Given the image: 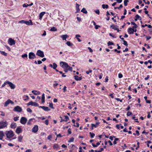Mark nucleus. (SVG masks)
Here are the masks:
<instances>
[{"mask_svg": "<svg viewBox=\"0 0 152 152\" xmlns=\"http://www.w3.org/2000/svg\"><path fill=\"white\" fill-rule=\"evenodd\" d=\"M118 76L119 78H121L123 77V75L121 73H119L118 75Z\"/></svg>", "mask_w": 152, "mask_h": 152, "instance_id": "52", "label": "nucleus"}, {"mask_svg": "<svg viewBox=\"0 0 152 152\" xmlns=\"http://www.w3.org/2000/svg\"><path fill=\"white\" fill-rule=\"evenodd\" d=\"M36 54L37 56L41 57H43L44 56V55L43 51L40 50H38L37 51Z\"/></svg>", "mask_w": 152, "mask_h": 152, "instance_id": "4", "label": "nucleus"}, {"mask_svg": "<svg viewBox=\"0 0 152 152\" xmlns=\"http://www.w3.org/2000/svg\"><path fill=\"white\" fill-rule=\"evenodd\" d=\"M131 23L134 26L132 27L133 28H137V25L134 22H131Z\"/></svg>", "mask_w": 152, "mask_h": 152, "instance_id": "37", "label": "nucleus"}, {"mask_svg": "<svg viewBox=\"0 0 152 152\" xmlns=\"http://www.w3.org/2000/svg\"><path fill=\"white\" fill-rule=\"evenodd\" d=\"M64 116L65 117V118L66 119V120H65V121H67L69 119V117L67 116H66V115H65Z\"/></svg>", "mask_w": 152, "mask_h": 152, "instance_id": "50", "label": "nucleus"}, {"mask_svg": "<svg viewBox=\"0 0 152 152\" xmlns=\"http://www.w3.org/2000/svg\"><path fill=\"white\" fill-rule=\"evenodd\" d=\"M74 77L75 79L77 80H80L82 79L81 77H79L77 75H75Z\"/></svg>", "mask_w": 152, "mask_h": 152, "instance_id": "22", "label": "nucleus"}, {"mask_svg": "<svg viewBox=\"0 0 152 152\" xmlns=\"http://www.w3.org/2000/svg\"><path fill=\"white\" fill-rule=\"evenodd\" d=\"M60 64L62 68L64 69L65 68L70 71H72V68L69 66L67 63L64 62H61L60 63Z\"/></svg>", "mask_w": 152, "mask_h": 152, "instance_id": "1", "label": "nucleus"}, {"mask_svg": "<svg viewBox=\"0 0 152 152\" xmlns=\"http://www.w3.org/2000/svg\"><path fill=\"white\" fill-rule=\"evenodd\" d=\"M8 125L6 121L0 122V129H1L6 127Z\"/></svg>", "mask_w": 152, "mask_h": 152, "instance_id": "3", "label": "nucleus"}, {"mask_svg": "<svg viewBox=\"0 0 152 152\" xmlns=\"http://www.w3.org/2000/svg\"><path fill=\"white\" fill-rule=\"evenodd\" d=\"M69 37L67 34L62 35L61 36V38H67Z\"/></svg>", "mask_w": 152, "mask_h": 152, "instance_id": "34", "label": "nucleus"}, {"mask_svg": "<svg viewBox=\"0 0 152 152\" xmlns=\"http://www.w3.org/2000/svg\"><path fill=\"white\" fill-rule=\"evenodd\" d=\"M95 12L96 13L99 15V10H97L95 11Z\"/></svg>", "mask_w": 152, "mask_h": 152, "instance_id": "56", "label": "nucleus"}, {"mask_svg": "<svg viewBox=\"0 0 152 152\" xmlns=\"http://www.w3.org/2000/svg\"><path fill=\"white\" fill-rule=\"evenodd\" d=\"M102 7L103 9H107L108 8V6L107 4H103L102 5Z\"/></svg>", "mask_w": 152, "mask_h": 152, "instance_id": "29", "label": "nucleus"}, {"mask_svg": "<svg viewBox=\"0 0 152 152\" xmlns=\"http://www.w3.org/2000/svg\"><path fill=\"white\" fill-rule=\"evenodd\" d=\"M38 129V126L37 125H35L33 128L32 129V131L33 132L36 133Z\"/></svg>", "mask_w": 152, "mask_h": 152, "instance_id": "13", "label": "nucleus"}, {"mask_svg": "<svg viewBox=\"0 0 152 152\" xmlns=\"http://www.w3.org/2000/svg\"><path fill=\"white\" fill-rule=\"evenodd\" d=\"M10 103L13 104L14 103V102L10 100V99H8L5 102L4 104V106L6 107Z\"/></svg>", "mask_w": 152, "mask_h": 152, "instance_id": "10", "label": "nucleus"}, {"mask_svg": "<svg viewBox=\"0 0 152 152\" xmlns=\"http://www.w3.org/2000/svg\"><path fill=\"white\" fill-rule=\"evenodd\" d=\"M103 150V148H100V150H99L97 151L96 150H95V152H101Z\"/></svg>", "mask_w": 152, "mask_h": 152, "instance_id": "44", "label": "nucleus"}, {"mask_svg": "<svg viewBox=\"0 0 152 152\" xmlns=\"http://www.w3.org/2000/svg\"><path fill=\"white\" fill-rule=\"evenodd\" d=\"M4 135V134L2 131H0V140H2L3 138V136Z\"/></svg>", "mask_w": 152, "mask_h": 152, "instance_id": "20", "label": "nucleus"}, {"mask_svg": "<svg viewBox=\"0 0 152 152\" xmlns=\"http://www.w3.org/2000/svg\"><path fill=\"white\" fill-rule=\"evenodd\" d=\"M8 43L10 45H12L15 44V41L12 39H9Z\"/></svg>", "mask_w": 152, "mask_h": 152, "instance_id": "8", "label": "nucleus"}, {"mask_svg": "<svg viewBox=\"0 0 152 152\" xmlns=\"http://www.w3.org/2000/svg\"><path fill=\"white\" fill-rule=\"evenodd\" d=\"M4 134L6 135L7 138L9 139L12 138L15 135L13 132L12 130L6 131Z\"/></svg>", "mask_w": 152, "mask_h": 152, "instance_id": "2", "label": "nucleus"}, {"mask_svg": "<svg viewBox=\"0 0 152 152\" xmlns=\"http://www.w3.org/2000/svg\"><path fill=\"white\" fill-rule=\"evenodd\" d=\"M16 126V124L15 123H12L11 124L10 127L12 128L15 129Z\"/></svg>", "mask_w": 152, "mask_h": 152, "instance_id": "21", "label": "nucleus"}, {"mask_svg": "<svg viewBox=\"0 0 152 152\" xmlns=\"http://www.w3.org/2000/svg\"><path fill=\"white\" fill-rule=\"evenodd\" d=\"M32 92L35 95H39L40 94V92L39 91L35 90L32 91Z\"/></svg>", "mask_w": 152, "mask_h": 152, "instance_id": "19", "label": "nucleus"}, {"mask_svg": "<svg viewBox=\"0 0 152 152\" xmlns=\"http://www.w3.org/2000/svg\"><path fill=\"white\" fill-rule=\"evenodd\" d=\"M27 112L29 113H31L32 111L29 108H27Z\"/></svg>", "mask_w": 152, "mask_h": 152, "instance_id": "48", "label": "nucleus"}, {"mask_svg": "<svg viewBox=\"0 0 152 152\" xmlns=\"http://www.w3.org/2000/svg\"><path fill=\"white\" fill-rule=\"evenodd\" d=\"M28 58L30 59H34L36 58V56L34 53L30 52L28 54Z\"/></svg>", "mask_w": 152, "mask_h": 152, "instance_id": "6", "label": "nucleus"}, {"mask_svg": "<svg viewBox=\"0 0 152 152\" xmlns=\"http://www.w3.org/2000/svg\"><path fill=\"white\" fill-rule=\"evenodd\" d=\"M89 134H90L91 135V138H93L95 135V134L94 133H92L91 132H90L89 133Z\"/></svg>", "mask_w": 152, "mask_h": 152, "instance_id": "40", "label": "nucleus"}, {"mask_svg": "<svg viewBox=\"0 0 152 152\" xmlns=\"http://www.w3.org/2000/svg\"><path fill=\"white\" fill-rule=\"evenodd\" d=\"M135 17L136 18H137V19H138L139 20H141V19H142V18H141V17H140V16H139L138 15H136L135 16Z\"/></svg>", "mask_w": 152, "mask_h": 152, "instance_id": "32", "label": "nucleus"}, {"mask_svg": "<svg viewBox=\"0 0 152 152\" xmlns=\"http://www.w3.org/2000/svg\"><path fill=\"white\" fill-rule=\"evenodd\" d=\"M130 109V107L128 105L127 107V108L126 109V110L127 111H128Z\"/></svg>", "mask_w": 152, "mask_h": 152, "instance_id": "63", "label": "nucleus"}, {"mask_svg": "<svg viewBox=\"0 0 152 152\" xmlns=\"http://www.w3.org/2000/svg\"><path fill=\"white\" fill-rule=\"evenodd\" d=\"M110 27L112 28L117 31V32H118L120 30L118 29V27L115 25L113 24L111 25L110 26Z\"/></svg>", "mask_w": 152, "mask_h": 152, "instance_id": "11", "label": "nucleus"}, {"mask_svg": "<svg viewBox=\"0 0 152 152\" xmlns=\"http://www.w3.org/2000/svg\"><path fill=\"white\" fill-rule=\"evenodd\" d=\"M38 119H40L42 120H43L45 119L46 118H45L44 116H42L41 117H39L38 118Z\"/></svg>", "mask_w": 152, "mask_h": 152, "instance_id": "59", "label": "nucleus"}, {"mask_svg": "<svg viewBox=\"0 0 152 152\" xmlns=\"http://www.w3.org/2000/svg\"><path fill=\"white\" fill-rule=\"evenodd\" d=\"M77 19L79 22H80L81 21V19L79 17H77Z\"/></svg>", "mask_w": 152, "mask_h": 152, "instance_id": "64", "label": "nucleus"}, {"mask_svg": "<svg viewBox=\"0 0 152 152\" xmlns=\"http://www.w3.org/2000/svg\"><path fill=\"white\" fill-rule=\"evenodd\" d=\"M34 119V118H31V119H30L29 120L28 122V124L30 125L31 124L30 122Z\"/></svg>", "mask_w": 152, "mask_h": 152, "instance_id": "51", "label": "nucleus"}, {"mask_svg": "<svg viewBox=\"0 0 152 152\" xmlns=\"http://www.w3.org/2000/svg\"><path fill=\"white\" fill-rule=\"evenodd\" d=\"M132 114V113L130 111H128L127 112V116H129L130 115H131Z\"/></svg>", "mask_w": 152, "mask_h": 152, "instance_id": "46", "label": "nucleus"}, {"mask_svg": "<svg viewBox=\"0 0 152 152\" xmlns=\"http://www.w3.org/2000/svg\"><path fill=\"white\" fill-rule=\"evenodd\" d=\"M49 107L53 109H54L55 108L53 106V104L52 102H50L49 104Z\"/></svg>", "mask_w": 152, "mask_h": 152, "instance_id": "25", "label": "nucleus"}, {"mask_svg": "<svg viewBox=\"0 0 152 152\" xmlns=\"http://www.w3.org/2000/svg\"><path fill=\"white\" fill-rule=\"evenodd\" d=\"M42 63V62L40 60H39L37 61V64H41Z\"/></svg>", "mask_w": 152, "mask_h": 152, "instance_id": "62", "label": "nucleus"}, {"mask_svg": "<svg viewBox=\"0 0 152 152\" xmlns=\"http://www.w3.org/2000/svg\"><path fill=\"white\" fill-rule=\"evenodd\" d=\"M24 97L25 98V99H24V100H26V99H29V97L28 96H27V95H26V96H24Z\"/></svg>", "mask_w": 152, "mask_h": 152, "instance_id": "57", "label": "nucleus"}, {"mask_svg": "<svg viewBox=\"0 0 152 152\" xmlns=\"http://www.w3.org/2000/svg\"><path fill=\"white\" fill-rule=\"evenodd\" d=\"M66 44L68 46H71L72 45V44L70 42L68 41L66 42Z\"/></svg>", "mask_w": 152, "mask_h": 152, "instance_id": "39", "label": "nucleus"}, {"mask_svg": "<svg viewBox=\"0 0 152 152\" xmlns=\"http://www.w3.org/2000/svg\"><path fill=\"white\" fill-rule=\"evenodd\" d=\"M68 132L69 134H71L72 133L71 132V129L70 128H69L68 129Z\"/></svg>", "mask_w": 152, "mask_h": 152, "instance_id": "47", "label": "nucleus"}, {"mask_svg": "<svg viewBox=\"0 0 152 152\" xmlns=\"http://www.w3.org/2000/svg\"><path fill=\"white\" fill-rule=\"evenodd\" d=\"M81 12L85 14H86L87 12V11L86 10V9L84 8H83L81 10Z\"/></svg>", "mask_w": 152, "mask_h": 152, "instance_id": "30", "label": "nucleus"}, {"mask_svg": "<svg viewBox=\"0 0 152 152\" xmlns=\"http://www.w3.org/2000/svg\"><path fill=\"white\" fill-rule=\"evenodd\" d=\"M107 44H108V46H110L111 45H114V43L113 42H110V41H109L108 42Z\"/></svg>", "mask_w": 152, "mask_h": 152, "instance_id": "41", "label": "nucleus"}, {"mask_svg": "<svg viewBox=\"0 0 152 152\" xmlns=\"http://www.w3.org/2000/svg\"><path fill=\"white\" fill-rule=\"evenodd\" d=\"M19 117H15L14 118V120L15 121H17L18 120Z\"/></svg>", "mask_w": 152, "mask_h": 152, "instance_id": "49", "label": "nucleus"}, {"mask_svg": "<svg viewBox=\"0 0 152 152\" xmlns=\"http://www.w3.org/2000/svg\"><path fill=\"white\" fill-rule=\"evenodd\" d=\"M21 56L23 58H24L25 57H27L28 56V55L27 54L25 53L23 55H22Z\"/></svg>", "mask_w": 152, "mask_h": 152, "instance_id": "42", "label": "nucleus"}, {"mask_svg": "<svg viewBox=\"0 0 152 152\" xmlns=\"http://www.w3.org/2000/svg\"><path fill=\"white\" fill-rule=\"evenodd\" d=\"M25 24L28 25H33L32 21L31 20H29V21L25 20Z\"/></svg>", "mask_w": 152, "mask_h": 152, "instance_id": "17", "label": "nucleus"}, {"mask_svg": "<svg viewBox=\"0 0 152 152\" xmlns=\"http://www.w3.org/2000/svg\"><path fill=\"white\" fill-rule=\"evenodd\" d=\"M25 20H21L19 21L18 23H25Z\"/></svg>", "mask_w": 152, "mask_h": 152, "instance_id": "53", "label": "nucleus"}, {"mask_svg": "<svg viewBox=\"0 0 152 152\" xmlns=\"http://www.w3.org/2000/svg\"><path fill=\"white\" fill-rule=\"evenodd\" d=\"M114 51L115 52H116L117 53H121V51L120 50H118L116 49H115Z\"/></svg>", "mask_w": 152, "mask_h": 152, "instance_id": "60", "label": "nucleus"}, {"mask_svg": "<svg viewBox=\"0 0 152 152\" xmlns=\"http://www.w3.org/2000/svg\"><path fill=\"white\" fill-rule=\"evenodd\" d=\"M92 146L94 147H97L98 145H100V142H97L96 145H95L93 143H92Z\"/></svg>", "mask_w": 152, "mask_h": 152, "instance_id": "31", "label": "nucleus"}, {"mask_svg": "<svg viewBox=\"0 0 152 152\" xmlns=\"http://www.w3.org/2000/svg\"><path fill=\"white\" fill-rule=\"evenodd\" d=\"M39 107L42 108L44 110L46 111H48V107H45L44 106H40Z\"/></svg>", "mask_w": 152, "mask_h": 152, "instance_id": "27", "label": "nucleus"}, {"mask_svg": "<svg viewBox=\"0 0 152 152\" xmlns=\"http://www.w3.org/2000/svg\"><path fill=\"white\" fill-rule=\"evenodd\" d=\"M22 131V129L20 126L18 127L16 130V132L17 134H18L21 133Z\"/></svg>", "mask_w": 152, "mask_h": 152, "instance_id": "14", "label": "nucleus"}, {"mask_svg": "<svg viewBox=\"0 0 152 152\" xmlns=\"http://www.w3.org/2000/svg\"><path fill=\"white\" fill-rule=\"evenodd\" d=\"M27 121V119L25 117H22L20 120V123L23 124H25Z\"/></svg>", "mask_w": 152, "mask_h": 152, "instance_id": "7", "label": "nucleus"}, {"mask_svg": "<svg viewBox=\"0 0 152 152\" xmlns=\"http://www.w3.org/2000/svg\"><path fill=\"white\" fill-rule=\"evenodd\" d=\"M45 94H43L42 95V103H44L45 102Z\"/></svg>", "mask_w": 152, "mask_h": 152, "instance_id": "26", "label": "nucleus"}, {"mask_svg": "<svg viewBox=\"0 0 152 152\" xmlns=\"http://www.w3.org/2000/svg\"><path fill=\"white\" fill-rule=\"evenodd\" d=\"M76 10H77V12H79L80 11V9L79 8V5L77 3H76Z\"/></svg>", "mask_w": 152, "mask_h": 152, "instance_id": "24", "label": "nucleus"}, {"mask_svg": "<svg viewBox=\"0 0 152 152\" xmlns=\"http://www.w3.org/2000/svg\"><path fill=\"white\" fill-rule=\"evenodd\" d=\"M74 140V138L72 137L69 140V142H72Z\"/></svg>", "mask_w": 152, "mask_h": 152, "instance_id": "55", "label": "nucleus"}, {"mask_svg": "<svg viewBox=\"0 0 152 152\" xmlns=\"http://www.w3.org/2000/svg\"><path fill=\"white\" fill-rule=\"evenodd\" d=\"M92 72V71L91 69H89V71H86V73L87 74H88L90 73H91Z\"/></svg>", "mask_w": 152, "mask_h": 152, "instance_id": "45", "label": "nucleus"}, {"mask_svg": "<svg viewBox=\"0 0 152 152\" xmlns=\"http://www.w3.org/2000/svg\"><path fill=\"white\" fill-rule=\"evenodd\" d=\"M23 7H26L29 6V5L28 4H23Z\"/></svg>", "mask_w": 152, "mask_h": 152, "instance_id": "61", "label": "nucleus"}, {"mask_svg": "<svg viewBox=\"0 0 152 152\" xmlns=\"http://www.w3.org/2000/svg\"><path fill=\"white\" fill-rule=\"evenodd\" d=\"M136 30H135V31H134V29L133 28H129L128 30V32L129 34H133L134 33V32L136 31Z\"/></svg>", "mask_w": 152, "mask_h": 152, "instance_id": "16", "label": "nucleus"}, {"mask_svg": "<svg viewBox=\"0 0 152 152\" xmlns=\"http://www.w3.org/2000/svg\"><path fill=\"white\" fill-rule=\"evenodd\" d=\"M115 99L117 100L118 101H120L121 102H122V99H120L118 98H115Z\"/></svg>", "mask_w": 152, "mask_h": 152, "instance_id": "54", "label": "nucleus"}, {"mask_svg": "<svg viewBox=\"0 0 152 152\" xmlns=\"http://www.w3.org/2000/svg\"><path fill=\"white\" fill-rule=\"evenodd\" d=\"M58 144H55L53 146V148L54 149H57L58 148Z\"/></svg>", "mask_w": 152, "mask_h": 152, "instance_id": "36", "label": "nucleus"}, {"mask_svg": "<svg viewBox=\"0 0 152 152\" xmlns=\"http://www.w3.org/2000/svg\"><path fill=\"white\" fill-rule=\"evenodd\" d=\"M22 110L21 108L18 106L15 107L13 109L14 111L18 112H20L22 111Z\"/></svg>", "mask_w": 152, "mask_h": 152, "instance_id": "5", "label": "nucleus"}, {"mask_svg": "<svg viewBox=\"0 0 152 152\" xmlns=\"http://www.w3.org/2000/svg\"><path fill=\"white\" fill-rule=\"evenodd\" d=\"M28 105H31L32 106H38V104L37 103L34 102H33L32 101H31L28 102L27 104Z\"/></svg>", "mask_w": 152, "mask_h": 152, "instance_id": "12", "label": "nucleus"}, {"mask_svg": "<svg viewBox=\"0 0 152 152\" xmlns=\"http://www.w3.org/2000/svg\"><path fill=\"white\" fill-rule=\"evenodd\" d=\"M7 84H9V86L12 89H14L15 87V86L12 83L9 81H7Z\"/></svg>", "mask_w": 152, "mask_h": 152, "instance_id": "9", "label": "nucleus"}, {"mask_svg": "<svg viewBox=\"0 0 152 152\" xmlns=\"http://www.w3.org/2000/svg\"><path fill=\"white\" fill-rule=\"evenodd\" d=\"M99 122H96V124H91V129L92 130H93L94 129H93L94 127L96 128V127H97L99 125Z\"/></svg>", "mask_w": 152, "mask_h": 152, "instance_id": "15", "label": "nucleus"}, {"mask_svg": "<svg viewBox=\"0 0 152 152\" xmlns=\"http://www.w3.org/2000/svg\"><path fill=\"white\" fill-rule=\"evenodd\" d=\"M56 30L57 29H56V28L54 27H53L50 30V31H56Z\"/></svg>", "mask_w": 152, "mask_h": 152, "instance_id": "35", "label": "nucleus"}, {"mask_svg": "<svg viewBox=\"0 0 152 152\" xmlns=\"http://www.w3.org/2000/svg\"><path fill=\"white\" fill-rule=\"evenodd\" d=\"M45 12H42L39 14V19L40 20H41L42 16L44 15L45 14Z\"/></svg>", "mask_w": 152, "mask_h": 152, "instance_id": "23", "label": "nucleus"}, {"mask_svg": "<svg viewBox=\"0 0 152 152\" xmlns=\"http://www.w3.org/2000/svg\"><path fill=\"white\" fill-rule=\"evenodd\" d=\"M23 136H21V135L19 136H18V141L20 142H21L23 139Z\"/></svg>", "mask_w": 152, "mask_h": 152, "instance_id": "28", "label": "nucleus"}, {"mask_svg": "<svg viewBox=\"0 0 152 152\" xmlns=\"http://www.w3.org/2000/svg\"><path fill=\"white\" fill-rule=\"evenodd\" d=\"M0 52L2 55H4V56H7V53L4 51H1L0 50Z\"/></svg>", "mask_w": 152, "mask_h": 152, "instance_id": "33", "label": "nucleus"}, {"mask_svg": "<svg viewBox=\"0 0 152 152\" xmlns=\"http://www.w3.org/2000/svg\"><path fill=\"white\" fill-rule=\"evenodd\" d=\"M123 42H123V44H124V45H126V46H127V45H128V44H127V42H126V41H125V40H123Z\"/></svg>", "mask_w": 152, "mask_h": 152, "instance_id": "43", "label": "nucleus"}, {"mask_svg": "<svg viewBox=\"0 0 152 152\" xmlns=\"http://www.w3.org/2000/svg\"><path fill=\"white\" fill-rule=\"evenodd\" d=\"M128 2V0H124V5L125 6H126L127 5V3Z\"/></svg>", "mask_w": 152, "mask_h": 152, "instance_id": "38", "label": "nucleus"}, {"mask_svg": "<svg viewBox=\"0 0 152 152\" xmlns=\"http://www.w3.org/2000/svg\"><path fill=\"white\" fill-rule=\"evenodd\" d=\"M49 66L51 68H52L53 69H56L57 67V65L55 63H53V65L51 64H49Z\"/></svg>", "mask_w": 152, "mask_h": 152, "instance_id": "18", "label": "nucleus"}, {"mask_svg": "<svg viewBox=\"0 0 152 152\" xmlns=\"http://www.w3.org/2000/svg\"><path fill=\"white\" fill-rule=\"evenodd\" d=\"M5 47L9 51H10L11 50L10 48L7 45H5Z\"/></svg>", "mask_w": 152, "mask_h": 152, "instance_id": "58", "label": "nucleus"}]
</instances>
